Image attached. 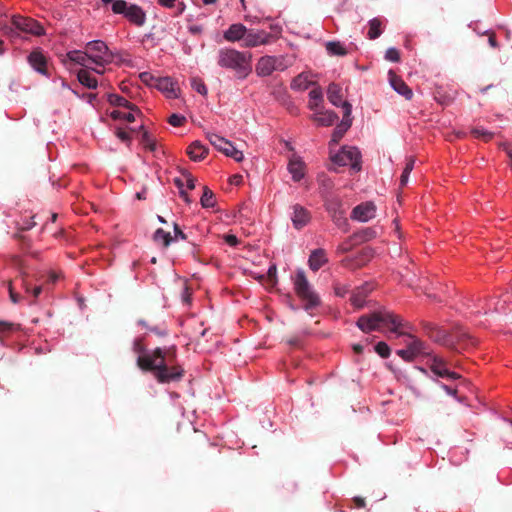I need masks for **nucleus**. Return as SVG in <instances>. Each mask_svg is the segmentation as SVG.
<instances>
[{"label":"nucleus","instance_id":"obj_5","mask_svg":"<svg viewBox=\"0 0 512 512\" xmlns=\"http://www.w3.org/2000/svg\"><path fill=\"white\" fill-rule=\"evenodd\" d=\"M294 289L297 296L305 303L304 309L308 312L320 306L321 300L313 290L303 271H298L294 278Z\"/></svg>","mask_w":512,"mask_h":512},{"label":"nucleus","instance_id":"obj_54","mask_svg":"<svg viewBox=\"0 0 512 512\" xmlns=\"http://www.w3.org/2000/svg\"><path fill=\"white\" fill-rule=\"evenodd\" d=\"M174 233H175V239L180 238L182 240L187 239V235L180 229L178 224H174Z\"/></svg>","mask_w":512,"mask_h":512},{"label":"nucleus","instance_id":"obj_34","mask_svg":"<svg viewBox=\"0 0 512 512\" xmlns=\"http://www.w3.org/2000/svg\"><path fill=\"white\" fill-rule=\"evenodd\" d=\"M153 241L156 244H161L164 248H167L173 241V237L170 232H166L162 228H159L153 234Z\"/></svg>","mask_w":512,"mask_h":512},{"label":"nucleus","instance_id":"obj_11","mask_svg":"<svg viewBox=\"0 0 512 512\" xmlns=\"http://www.w3.org/2000/svg\"><path fill=\"white\" fill-rule=\"evenodd\" d=\"M272 39L273 36L266 31L247 29V33L244 37L242 46L246 48H252L260 45H266L269 44Z\"/></svg>","mask_w":512,"mask_h":512},{"label":"nucleus","instance_id":"obj_30","mask_svg":"<svg viewBox=\"0 0 512 512\" xmlns=\"http://www.w3.org/2000/svg\"><path fill=\"white\" fill-rule=\"evenodd\" d=\"M304 167V162L298 158H293L289 161L288 170L294 181L298 182L304 177Z\"/></svg>","mask_w":512,"mask_h":512},{"label":"nucleus","instance_id":"obj_13","mask_svg":"<svg viewBox=\"0 0 512 512\" xmlns=\"http://www.w3.org/2000/svg\"><path fill=\"white\" fill-rule=\"evenodd\" d=\"M291 209V221L293 227L297 230H301L310 222L311 214L305 207L300 204L292 205Z\"/></svg>","mask_w":512,"mask_h":512},{"label":"nucleus","instance_id":"obj_6","mask_svg":"<svg viewBox=\"0 0 512 512\" xmlns=\"http://www.w3.org/2000/svg\"><path fill=\"white\" fill-rule=\"evenodd\" d=\"M324 205L332 221L339 227L347 230L348 221L346 218V209L341 198L334 193L324 195Z\"/></svg>","mask_w":512,"mask_h":512},{"label":"nucleus","instance_id":"obj_33","mask_svg":"<svg viewBox=\"0 0 512 512\" xmlns=\"http://www.w3.org/2000/svg\"><path fill=\"white\" fill-rule=\"evenodd\" d=\"M313 84H314V82H312L309 79L308 74L301 73L293 79V81L291 83V88L295 89V90H306Z\"/></svg>","mask_w":512,"mask_h":512},{"label":"nucleus","instance_id":"obj_24","mask_svg":"<svg viewBox=\"0 0 512 512\" xmlns=\"http://www.w3.org/2000/svg\"><path fill=\"white\" fill-rule=\"evenodd\" d=\"M338 119V115L331 110L319 111L312 116V120L320 126H331Z\"/></svg>","mask_w":512,"mask_h":512},{"label":"nucleus","instance_id":"obj_2","mask_svg":"<svg viewBox=\"0 0 512 512\" xmlns=\"http://www.w3.org/2000/svg\"><path fill=\"white\" fill-rule=\"evenodd\" d=\"M356 325L364 333L379 330L381 327H387L391 333L401 336L406 334L404 329L408 326V323L404 322L399 315L382 308L372 313L361 315Z\"/></svg>","mask_w":512,"mask_h":512},{"label":"nucleus","instance_id":"obj_23","mask_svg":"<svg viewBox=\"0 0 512 512\" xmlns=\"http://www.w3.org/2000/svg\"><path fill=\"white\" fill-rule=\"evenodd\" d=\"M104 5L111 4V10L114 14L122 15L125 19L130 12V7L134 3H129L125 0H101Z\"/></svg>","mask_w":512,"mask_h":512},{"label":"nucleus","instance_id":"obj_44","mask_svg":"<svg viewBox=\"0 0 512 512\" xmlns=\"http://www.w3.org/2000/svg\"><path fill=\"white\" fill-rule=\"evenodd\" d=\"M191 85L194 90H196L201 95L207 94V87L205 83L200 78H193L191 80Z\"/></svg>","mask_w":512,"mask_h":512},{"label":"nucleus","instance_id":"obj_40","mask_svg":"<svg viewBox=\"0 0 512 512\" xmlns=\"http://www.w3.org/2000/svg\"><path fill=\"white\" fill-rule=\"evenodd\" d=\"M414 164H415V159L413 157H410L407 162H406V165L404 167V170L402 172V175L400 177V184L402 186H405L407 183H408V179H409V174L411 173V171L413 170L414 168Z\"/></svg>","mask_w":512,"mask_h":512},{"label":"nucleus","instance_id":"obj_22","mask_svg":"<svg viewBox=\"0 0 512 512\" xmlns=\"http://www.w3.org/2000/svg\"><path fill=\"white\" fill-rule=\"evenodd\" d=\"M275 71V66L273 65L272 56H262L255 67V72L258 76L266 77L270 76Z\"/></svg>","mask_w":512,"mask_h":512},{"label":"nucleus","instance_id":"obj_60","mask_svg":"<svg viewBox=\"0 0 512 512\" xmlns=\"http://www.w3.org/2000/svg\"><path fill=\"white\" fill-rule=\"evenodd\" d=\"M9 294H10V299L13 303L19 302V295L13 291L11 284L9 285Z\"/></svg>","mask_w":512,"mask_h":512},{"label":"nucleus","instance_id":"obj_32","mask_svg":"<svg viewBox=\"0 0 512 512\" xmlns=\"http://www.w3.org/2000/svg\"><path fill=\"white\" fill-rule=\"evenodd\" d=\"M108 101L111 105L125 107V108H128L130 111L140 113V111L136 105L129 102L126 98H124L118 94H109Z\"/></svg>","mask_w":512,"mask_h":512},{"label":"nucleus","instance_id":"obj_26","mask_svg":"<svg viewBox=\"0 0 512 512\" xmlns=\"http://www.w3.org/2000/svg\"><path fill=\"white\" fill-rule=\"evenodd\" d=\"M327 98L332 105L336 107H342L344 101H342L341 86L336 83H330L327 89Z\"/></svg>","mask_w":512,"mask_h":512},{"label":"nucleus","instance_id":"obj_3","mask_svg":"<svg viewBox=\"0 0 512 512\" xmlns=\"http://www.w3.org/2000/svg\"><path fill=\"white\" fill-rule=\"evenodd\" d=\"M217 64L221 68L234 72L237 79H246L252 72V54L233 48H220L217 52Z\"/></svg>","mask_w":512,"mask_h":512},{"label":"nucleus","instance_id":"obj_27","mask_svg":"<svg viewBox=\"0 0 512 512\" xmlns=\"http://www.w3.org/2000/svg\"><path fill=\"white\" fill-rule=\"evenodd\" d=\"M65 57L66 58L63 60V62L65 64H66V61L68 60L70 62L81 65L85 68H88L87 62L90 59H89V56H88L86 50L85 51H80V50L69 51Z\"/></svg>","mask_w":512,"mask_h":512},{"label":"nucleus","instance_id":"obj_52","mask_svg":"<svg viewBox=\"0 0 512 512\" xmlns=\"http://www.w3.org/2000/svg\"><path fill=\"white\" fill-rule=\"evenodd\" d=\"M174 183L175 185L179 188L180 190V196L186 201V202H189V199H188V195L187 193L183 190V186H184V181L183 179L181 178H175L174 179Z\"/></svg>","mask_w":512,"mask_h":512},{"label":"nucleus","instance_id":"obj_18","mask_svg":"<svg viewBox=\"0 0 512 512\" xmlns=\"http://www.w3.org/2000/svg\"><path fill=\"white\" fill-rule=\"evenodd\" d=\"M389 81L393 89L402 95L406 100H410L413 96L412 90L408 85L393 71H389Z\"/></svg>","mask_w":512,"mask_h":512},{"label":"nucleus","instance_id":"obj_37","mask_svg":"<svg viewBox=\"0 0 512 512\" xmlns=\"http://www.w3.org/2000/svg\"><path fill=\"white\" fill-rule=\"evenodd\" d=\"M326 50L331 56H345L347 54L346 48L337 41H329L325 45Z\"/></svg>","mask_w":512,"mask_h":512},{"label":"nucleus","instance_id":"obj_9","mask_svg":"<svg viewBox=\"0 0 512 512\" xmlns=\"http://www.w3.org/2000/svg\"><path fill=\"white\" fill-rule=\"evenodd\" d=\"M9 30L11 32L16 30L19 32L30 33L35 36L44 34V28L36 20L20 15L12 17Z\"/></svg>","mask_w":512,"mask_h":512},{"label":"nucleus","instance_id":"obj_46","mask_svg":"<svg viewBox=\"0 0 512 512\" xmlns=\"http://www.w3.org/2000/svg\"><path fill=\"white\" fill-rule=\"evenodd\" d=\"M16 328L17 325H15L14 323L0 320V337L6 336L10 332L16 330Z\"/></svg>","mask_w":512,"mask_h":512},{"label":"nucleus","instance_id":"obj_19","mask_svg":"<svg viewBox=\"0 0 512 512\" xmlns=\"http://www.w3.org/2000/svg\"><path fill=\"white\" fill-rule=\"evenodd\" d=\"M154 86L161 92L165 93L168 98L177 97V87L170 77H162L155 79Z\"/></svg>","mask_w":512,"mask_h":512},{"label":"nucleus","instance_id":"obj_38","mask_svg":"<svg viewBox=\"0 0 512 512\" xmlns=\"http://www.w3.org/2000/svg\"><path fill=\"white\" fill-rule=\"evenodd\" d=\"M200 202L203 208H213L216 205L215 194L206 186L203 187Z\"/></svg>","mask_w":512,"mask_h":512},{"label":"nucleus","instance_id":"obj_31","mask_svg":"<svg viewBox=\"0 0 512 512\" xmlns=\"http://www.w3.org/2000/svg\"><path fill=\"white\" fill-rule=\"evenodd\" d=\"M77 79L89 89H96L98 86L97 79L90 74L88 69H80L77 73Z\"/></svg>","mask_w":512,"mask_h":512},{"label":"nucleus","instance_id":"obj_29","mask_svg":"<svg viewBox=\"0 0 512 512\" xmlns=\"http://www.w3.org/2000/svg\"><path fill=\"white\" fill-rule=\"evenodd\" d=\"M327 262L326 254L323 249L314 250L309 257V267L313 271H318Z\"/></svg>","mask_w":512,"mask_h":512},{"label":"nucleus","instance_id":"obj_42","mask_svg":"<svg viewBox=\"0 0 512 512\" xmlns=\"http://www.w3.org/2000/svg\"><path fill=\"white\" fill-rule=\"evenodd\" d=\"M273 65L275 66V71H284L287 69L291 62L285 56H272Z\"/></svg>","mask_w":512,"mask_h":512},{"label":"nucleus","instance_id":"obj_56","mask_svg":"<svg viewBox=\"0 0 512 512\" xmlns=\"http://www.w3.org/2000/svg\"><path fill=\"white\" fill-rule=\"evenodd\" d=\"M225 242L230 246H236L238 244V239L235 235L228 234L224 237Z\"/></svg>","mask_w":512,"mask_h":512},{"label":"nucleus","instance_id":"obj_8","mask_svg":"<svg viewBox=\"0 0 512 512\" xmlns=\"http://www.w3.org/2000/svg\"><path fill=\"white\" fill-rule=\"evenodd\" d=\"M361 154L358 148L353 146H344L341 151L331 157L333 163L339 166L351 165V167L359 171Z\"/></svg>","mask_w":512,"mask_h":512},{"label":"nucleus","instance_id":"obj_50","mask_svg":"<svg viewBox=\"0 0 512 512\" xmlns=\"http://www.w3.org/2000/svg\"><path fill=\"white\" fill-rule=\"evenodd\" d=\"M321 187H322V191H321V195L322 197L324 198V195L326 193H333L331 191L332 187H333V183L330 179L328 178H324L322 181H321Z\"/></svg>","mask_w":512,"mask_h":512},{"label":"nucleus","instance_id":"obj_58","mask_svg":"<svg viewBox=\"0 0 512 512\" xmlns=\"http://www.w3.org/2000/svg\"><path fill=\"white\" fill-rule=\"evenodd\" d=\"M440 387L449 395L456 397L457 395V389L451 388L450 386L441 383Z\"/></svg>","mask_w":512,"mask_h":512},{"label":"nucleus","instance_id":"obj_16","mask_svg":"<svg viewBox=\"0 0 512 512\" xmlns=\"http://www.w3.org/2000/svg\"><path fill=\"white\" fill-rule=\"evenodd\" d=\"M372 290L373 287L368 283H365L362 286H359L356 289H354L350 297L352 305L357 309L364 307L365 299Z\"/></svg>","mask_w":512,"mask_h":512},{"label":"nucleus","instance_id":"obj_28","mask_svg":"<svg viewBox=\"0 0 512 512\" xmlns=\"http://www.w3.org/2000/svg\"><path fill=\"white\" fill-rule=\"evenodd\" d=\"M208 150L199 141L191 143L187 148V154L193 161H200L205 158Z\"/></svg>","mask_w":512,"mask_h":512},{"label":"nucleus","instance_id":"obj_45","mask_svg":"<svg viewBox=\"0 0 512 512\" xmlns=\"http://www.w3.org/2000/svg\"><path fill=\"white\" fill-rule=\"evenodd\" d=\"M111 117L113 119H123V120H126L127 122H134L135 121V116L133 114V111H131L129 113H124V112L115 110V111H113L111 113Z\"/></svg>","mask_w":512,"mask_h":512},{"label":"nucleus","instance_id":"obj_49","mask_svg":"<svg viewBox=\"0 0 512 512\" xmlns=\"http://www.w3.org/2000/svg\"><path fill=\"white\" fill-rule=\"evenodd\" d=\"M385 59L391 62H399L400 53L396 48H389L386 51Z\"/></svg>","mask_w":512,"mask_h":512},{"label":"nucleus","instance_id":"obj_55","mask_svg":"<svg viewBox=\"0 0 512 512\" xmlns=\"http://www.w3.org/2000/svg\"><path fill=\"white\" fill-rule=\"evenodd\" d=\"M116 135L119 139H121L122 141H129L130 140V135L127 131L123 130V129H118L117 132H116Z\"/></svg>","mask_w":512,"mask_h":512},{"label":"nucleus","instance_id":"obj_12","mask_svg":"<svg viewBox=\"0 0 512 512\" xmlns=\"http://www.w3.org/2000/svg\"><path fill=\"white\" fill-rule=\"evenodd\" d=\"M429 368L438 377L449 378L452 380L461 378L460 374L449 371L447 368V361L438 355L431 356Z\"/></svg>","mask_w":512,"mask_h":512},{"label":"nucleus","instance_id":"obj_64","mask_svg":"<svg viewBox=\"0 0 512 512\" xmlns=\"http://www.w3.org/2000/svg\"><path fill=\"white\" fill-rule=\"evenodd\" d=\"M488 42H489L490 46L493 47V48H496L498 46V43L496 41V37H495V35L493 33L489 35Z\"/></svg>","mask_w":512,"mask_h":512},{"label":"nucleus","instance_id":"obj_53","mask_svg":"<svg viewBox=\"0 0 512 512\" xmlns=\"http://www.w3.org/2000/svg\"><path fill=\"white\" fill-rule=\"evenodd\" d=\"M188 189L193 190L195 188V179L190 173L183 174Z\"/></svg>","mask_w":512,"mask_h":512},{"label":"nucleus","instance_id":"obj_10","mask_svg":"<svg viewBox=\"0 0 512 512\" xmlns=\"http://www.w3.org/2000/svg\"><path fill=\"white\" fill-rule=\"evenodd\" d=\"M342 108L344 110L343 119L341 123L336 126L332 133L330 146L338 144L339 141L343 138L344 134L352 125V105L348 101H345L342 104Z\"/></svg>","mask_w":512,"mask_h":512},{"label":"nucleus","instance_id":"obj_63","mask_svg":"<svg viewBox=\"0 0 512 512\" xmlns=\"http://www.w3.org/2000/svg\"><path fill=\"white\" fill-rule=\"evenodd\" d=\"M60 275L56 272H50L48 281L51 283H55L59 279Z\"/></svg>","mask_w":512,"mask_h":512},{"label":"nucleus","instance_id":"obj_59","mask_svg":"<svg viewBox=\"0 0 512 512\" xmlns=\"http://www.w3.org/2000/svg\"><path fill=\"white\" fill-rule=\"evenodd\" d=\"M276 266L273 265L271 266L269 269H268V278L269 280L272 282V283H275L276 282Z\"/></svg>","mask_w":512,"mask_h":512},{"label":"nucleus","instance_id":"obj_41","mask_svg":"<svg viewBox=\"0 0 512 512\" xmlns=\"http://www.w3.org/2000/svg\"><path fill=\"white\" fill-rule=\"evenodd\" d=\"M471 134L475 138H480V139L484 140L485 142L490 141L493 138V136H494L493 132H490V131L482 128V127L473 128L471 130Z\"/></svg>","mask_w":512,"mask_h":512},{"label":"nucleus","instance_id":"obj_35","mask_svg":"<svg viewBox=\"0 0 512 512\" xmlns=\"http://www.w3.org/2000/svg\"><path fill=\"white\" fill-rule=\"evenodd\" d=\"M376 237V231L373 228H365L357 233H354L350 241H354L355 243L369 241Z\"/></svg>","mask_w":512,"mask_h":512},{"label":"nucleus","instance_id":"obj_57","mask_svg":"<svg viewBox=\"0 0 512 512\" xmlns=\"http://www.w3.org/2000/svg\"><path fill=\"white\" fill-rule=\"evenodd\" d=\"M334 290H335V294L340 297H344L346 295V293L348 292L347 287L340 286V285H336Z\"/></svg>","mask_w":512,"mask_h":512},{"label":"nucleus","instance_id":"obj_47","mask_svg":"<svg viewBox=\"0 0 512 512\" xmlns=\"http://www.w3.org/2000/svg\"><path fill=\"white\" fill-rule=\"evenodd\" d=\"M374 349L382 358H387L390 355V348L385 342H378Z\"/></svg>","mask_w":512,"mask_h":512},{"label":"nucleus","instance_id":"obj_61","mask_svg":"<svg viewBox=\"0 0 512 512\" xmlns=\"http://www.w3.org/2000/svg\"><path fill=\"white\" fill-rule=\"evenodd\" d=\"M163 7L171 8L174 6L176 0H157Z\"/></svg>","mask_w":512,"mask_h":512},{"label":"nucleus","instance_id":"obj_20","mask_svg":"<svg viewBox=\"0 0 512 512\" xmlns=\"http://www.w3.org/2000/svg\"><path fill=\"white\" fill-rule=\"evenodd\" d=\"M246 33L247 28L241 23H236L230 25V27L224 32L223 37L228 42L243 41Z\"/></svg>","mask_w":512,"mask_h":512},{"label":"nucleus","instance_id":"obj_4","mask_svg":"<svg viewBox=\"0 0 512 512\" xmlns=\"http://www.w3.org/2000/svg\"><path fill=\"white\" fill-rule=\"evenodd\" d=\"M429 336L435 342L450 347L454 350H457V345H464L466 342L471 345H475L476 343L470 334L462 328H457L453 332L448 333L444 329L433 327L429 332Z\"/></svg>","mask_w":512,"mask_h":512},{"label":"nucleus","instance_id":"obj_14","mask_svg":"<svg viewBox=\"0 0 512 512\" xmlns=\"http://www.w3.org/2000/svg\"><path fill=\"white\" fill-rule=\"evenodd\" d=\"M376 206L372 202L357 205L351 213V218L360 222H367L375 217Z\"/></svg>","mask_w":512,"mask_h":512},{"label":"nucleus","instance_id":"obj_15","mask_svg":"<svg viewBox=\"0 0 512 512\" xmlns=\"http://www.w3.org/2000/svg\"><path fill=\"white\" fill-rule=\"evenodd\" d=\"M411 342L406 349H400L397 354L406 361H413L415 357L424 353V343L419 339L411 337Z\"/></svg>","mask_w":512,"mask_h":512},{"label":"nucleus","instance_id":"obj_1","mask_svg":"<svg viewBox=\"0 0 512 512\" xmlns=\"http://www.w3.org/2000/svg\"><path fill=\"white\" fill-rule=\"evenodd\" d=\"M133 351L138 354L137 366L144 372H152L155 379L162 384L180 381L184 369L177 364L176 347H157L147 351L141 339L133 343Z\"/></svg>","mask_w":512,"mask_h":512},{"label":"nucleus","instance_id":"obj_25","mask_svg":"<svg viewBox=\"0 0 512 512\" xmlns=\"http://www.w3.org/2000/svg\"><path fill=\"white\" fill-rule=\"evenodd\" d=\"M208 139H209V142L219 151H221L222 153H224L225 155H227L230 151V149L233 147V144L223 138L222 136L220 135H217V134H208Z\"/></svg>","mask_w":512,"mask_h":512},{"label":"nucleus","instance_id":"obj_21","mask_svg":"<svg viewBox=\"0 0 512 512\" xmlns=\"http://www.w3.org/2000/svg\"><path fill=\"white\" fill-rule=\"evenodd\" d=\"M146 19V12L137 4H133L132 7H130V12L126 18L129 23L137 27L144 26Z\"/></svg>","mask_w":512,"mask_h":512},{"label":"nucleus","instance_id":"obj_39","mask_svg":"<svg viewBox=\"0 0 512 512\" xmlns=\"http://www.w3.org/2000/svg\"><path fill=\"white\" fill-rule=\"evenodd\" d=\"M381 26L382 21L379 18H373L369 21V31H368V37L369 39H376L378 38L381 33Z\"/></svg>","mask_w":512,"mask_h":512},{"label":"nucleus","instance_id":"obj_7","mask_svg":"<svg viewBox=\"0 0 512 512\" xmlns=\"http://www.w3.org/2000/svg\"><path fill=\"white\" fill-rule=\"evenodd\" d=\"M85 50L96 66L103 67L112 63L113 53L109 50L105 42L101 40L90 41L86 44Z\"/></svg>","mask_w":512,"mask_h":512},{"label":"nucleus","instance_id":"obj_17","mask_svg":"<svg viewBox=\"0 0 512 512\" xmlns=\"http://www.w3.org/2000/svg\"><path fill=\"white\" fill-rule=\"evenodd\" d=\"M28 62L40 74L48 75L47 58L41 51H32L28 56Z\"/></svg>","mask_w":512,"mask_h":512},{"label":"nucleus","instance_id":"obj_36","mask_svg":"<svg viewBox=\"0 0 512 512\" xmlns=\"http://www.w3.org/2000/svg\"><path fill=\"white\" fill-rule=\"evenodd\" d=\"M309 108L316 111L323 101V93L320 87H316L309 92Z\"/></svg>","mask_w":512,"mask_h":512},{"label":"nucleus","instance_id":"obj_62","mask_svg":"<svg viewBox=\"0 0 512 512\" xmlns=\"http://www.w3.org/2000/svg\"><path fill=\"white\" fill-rule=\"evenodd\" d=\"M353 502L356 508H363L365 506V500L361 497H355Z\"/></svg>","mask_w":512,"mask_h":512},{"label":"nucleus","instance_id":"obj_43","mask_svg":"<svg viewBox=\"0 0 512 512\" xmlns=\"http://www.w3.org/2000/svg\"><path fill=\"white\" fill-rule=\"evenodd\" d=\"M141 129L143 130L142 137H141V143L150 151L154 152L156 150L157 144L152 139L150 134L144 130L143 126H141Z\"/></svg>","mask_w":512,"mask_h":512},{"label":"nucleus","instance_id":"obj_48","mask_svg":"<svg viewBox=\"0 0 512 512\" xmlns=\"http://www.w3.org/2000/svg\"><path fill=\"white\" fill-rule=\"evenodd\" d=\"M186 121V118L184 116L178 115V114H172L168 118V122L170 125L174 127L182 126Z\"/></svg>","mask_w":512,"mask_h":512},{"label":"nucleus","instance_id":"obj_51","mask_svg":"<svg viewBox=\"0 0 512 512\" xmlns=\"http://www.w3.org/2000/svg\"><path fill=\"white\" fill-rule=\"evenodd\" d=\"M226 156L233 158L237 162H241L244 158L242 151L237 150L234 146Z\"/></svg>","mask_w":512,"mask_h":512}]
</instances>
